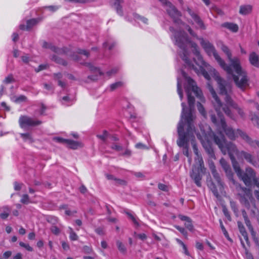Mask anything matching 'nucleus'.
<instances>
[{
    "mask_svg": "<svg viewBox=\"0 0 259 259\" xmlns=\"http://www.w3.org/2000/svg\"><path fill=\"white\" fill-rule=\"evenodd\" d=\"M170 30L174 33V38L175 44L182 51L180 55L185 61L186 65L190 69H193L198 74H201L207 80L210 79V76L203 67L209 69V74L217 81L220 89V94L224 96L226 103L236 110L238 114L242 119L246 118V114L243 109L237 104L234 102L230 97L231 92V86L222 79L215 69L210 66L203 59L200 54L197 44L189 40L186 34L182 30L175 31L174 28L170 27Z\"/></svg>",
    "mask_w": 259,
    "mask_h": 259,
    "instance_id": "obj_1",
    "label": "nucleus"
},
{
    "mask_svg": "<svg viewBox=\"0 0 259 259\" xmlns=\"http://www.w3.org/2000/svg\"><path fill=\"white\" fill-rule=\"evenodd\" d=\"M207 87L214 100L213 104L214 108L220 118V122L218 123L215 116L212 114L210 116L211 121L217 126L218 131L220 133L218 136L220 137V135H222L221 133L222 131L225 133L227 137L231 140H235L238 136H240L250 146L252 147H257L259 148V141L252 140L246 133L240 129L235 130L232 127L227 125L225 120L222 115L221 109H222L228 116L234 120H236L235 116L227 106L223 105L210 83L207 84ZM223 135H224L223 134Z\"/></svg>",
    "mask_w": 259,
    "mask_h": 259,
    "instance_id": "obj_2",
    "label": "nucleus"
},
{
    "mask_svg": "<svg viewBox=\"0 0 259 259\" xmlns=\"http://www.w3.org/2000/svg\"><path fill=\"white\" fill-rule=\"evenodd\" d=\"M182 112L181 119L178 125V133L179 139L177 140V144L180 147H183L184 150L183 153L187 157H189V138L194 137V133H195L193 121L195 116L190 111L186 114L185 112L186 105L182 103Z\"/></svg>",
    "mask_w": 259,
    "mask_h": 259,
    "instance_id": "obj_3",
    "label": "nucleus"
},
{
    "mask_svg": "<svg viewBox=\"0 0 259 259\" xmlns=\"http://www.w3.org/2000/svg\"><path fill=\"white\" fill-rule=\"evenodd\" d=\"M221 50L227 55L230 65L226 64L231 69L230 72H227L231 75L236 85L244 90L248 85V78L246 72L242 68L240 59L238 57L232 58V54L229 49L223 44Z\"/></svg>",
    "mask_w": 259,
    "mask_h": 259,
    "instance_id": "obj_4",
    "label": "nucleus"
},
{
    "mask_svg": "<svg viewBox=\"0 0 259 259\" xmlns=\"http://www.w3.org/2000/svg\"><path fill=\"white\" fill-rule=\"evenodd\" d=\"M220 163L225 170L228 179L232 181L234 185H235L237 187H239L244 192V194L241 196V203L247 209H249L251 206L255 207V201L252 196L251 191L245 187H242L240 184L236 183L233 178V174L230 166L225 159L221 158L220 160Z\"/></svg>",
    "mask_w": 259,
    "mask_h": 259,
    "instance_id": "obj_5",
    "label": "nucleus"
},
{
    "mask_svg": "<svg viewBox=\"0 0 259 259\" xmlns=\"http://www.w3.org/2000/svg\"><path fill=\"white\" fill-rule=\"evenodd\" d=\"M214 142L224 155L227 154L229 155L232 166L238 164L235 156L237 157L240 151L239 150L236 144L231 142H227L225 136L223 135H220V137L214 136Z\"/></svg>",
    "mask_w": 259,
    "mask_h": 259,
    "instance_id": "obj_6",
    "label": "nucleus"
},
{
    "mask_svg": "<svg viewBox=\"0 0 259 259\" xmlns=\"http://www.w3.org/2000/svg\"><path fill=\"white\" fill-rule=\"evenodd\" d=\"M186 26L188 28V31L189 33L193 36L197 37V38L200 40V44L201 47L204 50L207 54L210 56L213 55L220 66L226 72H230V68L229 67L226 66L225 62L219 56L213 45L207 40H205L203 38L198 37L195 33H194L193 30L188 25H187Z\"/></svg>",
    "mask_w": 259,
    "mask_h": 259,
    "instance_id": "obj_7",
    "label": "nucleus"
},
{
    "mask_svg": "<svg viewBox=\"0 0 259 259\" xmlns=\"http://www.w3.org/2000/svg\"><path fill=\"white\" fill-rule=\"evenodd\" d=\"M201 133H196L198 139L201 142L206 152L212 158L215 157L213 151L210 146L209 142L211 139L214 140V136H217L211 130L210 126L207 124H201L200 126Z\"/></svg>",
    "mask_w": 259,
    "mask_h": 259,
    "instance_id": "obj_8",
    "label": "nucleus"
},
{
    "mask_svg": "<svg viewBox=\"0 0 259 259\" xmlns=\"http://www.w3.org/2000/svg\"><path fill=\"white\" fill-rule=\"evenodd\" d=\"M182 75L186 78L187 84L185 87V91L187 94L188 101L190 110L194 108L195 99L191 96V92H193L196 97L199 98L201 102H204L205 100L202 96L201 91L197 87L196 82L189 77H187L186 73L182 71Z\"/></svg>",
    "mask_w": 259,
    "mask_h": 259,
    "instance_id": "obj_9",
    "label": "nucleus"
},
{
    "mask_svg": "<svg viewBox=\"0 0 259 259\" xmlns=\"http://www.w3.org/2000/svg\"><path fill=\"white\" fill-rule=\"evenodd\" d=\"M234 171L238 178L241 180L246 186L251 185L252 180L255 175L254 170L250 167H246L245 171H243L240 167L239 163L233 166Z\"/></svg>",
    "mask_w": 259,
    "mask_h": 259,
    "instance_id": "obj_10",
    "label": "nucleus"
},
{
    "mask_svg": "<svg viewBox=\"0 0 259 259\" xmlns=\"http://www.w3.org/2000/svg\"><path fill=\"white\" fill-rule=\"evenodd\" d=\"M162 4L165 5L166 10L170 16L173 19L175 23L178 25L182 24L184 25L181 20L179 19L181 16L180 13L176 9L175 7L173 6L170 2H167L166 0H159Z\"/></svg>",
    "mask_w": 259,
    "mask_h": 259,
    "instance_id": "obj_11",
    "label": "nucleus"
},
{
    "mask_svg": "<svg viewBox=\"0 0 259 259\" xmlns=\"http://www.w3.org/2000/svg\"><path fill=\"white\" fill-rule=\"evenodd\" d=\"M162 4L165 5L166 10L170 16L173 19L175 23L178 25L182 24L184 25L181 20L179 19L181 16L180 13L176 9L175 7L173 6L170 2H167L166 0H159Z\"/></svg>",
    "mask_w": 259,
    "mask_h": 259,
    "instance_id": "obj_12",
    "label": "nucleus"
},
{
    "mask_svg": "<svg viewBox=\"0 0 259 259\" xmlns=\"http://www.w3.org/2000/svg\"><path fill=\"white\" fill-rule=\"evenodd\" d=\"M19 123L21 128H25L28 126L39 125L41 123V121L27 116H21L19 119Z\"/></svg>",
    "mask_w": 259,
    "mask_h": 259,
    "instance_id": "obj_13",
    "label": "nucleus"
},
{
    "mask_svg": "<svg viewBox=\"0 0 259 259\" xmlns=\"http://www.w3.org/2000/svg\"><path fill=\"white\" fill-rule=\"evenodd\" d=\"M187 11L191 16L194 21L197 24L198 27L201 29L205 30L206 29L205 25L200 17L189 8H187Z\"/></svg>",
    "mask_w": 259,
    "mask_h": 259,
    "instance_id": "obj_14",
    "label": "nucleus"
},
{
    "mask_svg": "<svg viewBox=\"0 0 259 259\" xmlns=\"http://www.w3.org/2000/svg\"><path fill=\"white\" fill-rule=\"evenodd\" d=\"M237 158L238 159H244L247 162L255 166V161L253 160V156L250 153L244 150H241L240 151Z\"/></svg>",
    "mask_w": 259,
    "mask_h": 259,
    "instance_id": "obj_15",
    "label": "nucleus"
},
{
    "mask_svg": "<svg viewBox=\"0 0 259 259\" xmlns=\"http://www.w3.org/2000/svg\"><path fill=\"white\" fill-rule=\"evenodd\" d=\"M86 64L90 68L92 71L95 73H96L95 75H89L88 78L92 81L97 80L99 79V76L103 74L102 72L99 69L94 67L91 63H87Z\"/></svg>",
    "mask_w": 259,
    "mask_h": 259,
    "instance_id": "obj_16",
    "label": "nucleus"
},
{
    "mask_svg": "<svg viewBox=\"0 0 259 259\" xmlns=\"http://www.w3.org/2000/svg\"><path fill=\"white\" fill-rule=\"evenodd\" d=\"M42 47L45 48H49L51 49L53 52L56 53L57 54L60 55L67 53L66 48H59L52 45V44H48L47 42H44L43 43Z\"/></svg>",
    "mask_w": 259,
    "mask_h": 259,
    "instance_id": "obj_17",
    "label": "nucleus"
},
{
    "mask_svg": "<svg viewBox=\"0 0 259 259\" xmlns=\"http://www.w3.org/2000/svg\"><path fill=\"white\" fill-rule=\"evenodd\" d=\"M199 169V168H198L197 169H196V168H193L192 169V172L190 174V176L191 178L194 180L196 185L198 187H200L201 177L200 176Z\"/></svg>",
    "mask_w": 259,
    "mask_h": 259,
    "instance_id": "obj_18",
    "label": "nucleus"
},
{
    "mask_svg": "<svg viewBox=\"0 0 259 259\" xmlns=\"http://www.w3.org/2000/svg\"><path fill=\"white\" fill-rule=\"evenodd\" d=\"M249 63L254 67H259V56L255 52H251L249 55Z\"/></svg>",
    "mask_w": 259,
    "mask_h": 259,
    "instance_id": "obj_19",
    "label": "nucleus"
},
{
    "mask_svg": "<svg viewBox=\"0 0 259 259\" xmlns=\"http://www.w3.org/2000/svg\"><path fill=\"white\" fill-rule=\"evenodd\" d=\"M252 6L250 5H241L239 8V13L242 15H246L251 13Z\"/></svg>",
    "mask_w": 259,
    "mask_h": 259,
    "instance_id": "obj_20",
    "label": "nucleus"
},
{
    "mask_svg": "<svg viewBox=\"0 0 259 259\" xmlns=\"http://www.w3.org/2000/svg\"><path fill=\"white\" fill-rule=\"evenodd\" d=\"M66 144L69 148L72 149H77L82 147V144L81 142L69 139H67L66 141Z\"/></svg>",
    "mask_w": 259,
    "mask_h": 259,
    "instance_id": "obj_21",
    "label": "nucleus"
},
{
    "mask_svg": "<svg viewBox=\"0 0 259 259\" xmlns=\"http://www.w3.org/2000/svg\"><path fill=\"white\" fill-rule=\"evenodd\" d=\"M221 26L230 30L233 32H237L238 31V26L233 23L225 22L223 23Z\"/></svg>",
    "mask_w": 259,
    "mask_h": 259,
    "instance_id": "obj_22",
    "label": "nucleus"
},
{
    "mask_svg": "<svg viewBox=\"0 0 259 259\" xmlns=\"http://www.w3.org/2000/svg\"><path fill=\"white\" fill-rule=\"evenodd\" d=\"M237 224H238V227L240 233L241 234L242 236L244 237V239L246 241H248V236H247V233L245 230V229L243 225L240 222H238Z\"/></svg>",
    "mask_w": 259,
    "mask_h": 259,
    "instance_id": "obj_23",
    "label": "nucleus"
},
{
    "mask_svg": "<svg viewBox=\"0 0 259 259\" xmlns=\"http://www.w3.org/2000/svg\"><path fill=\"white\" fill-rule=\"evenodd\" d=\"M116 244L118 250L122 254H125L127 251L126 248L124 244L119 240H117Z\"/></svg>",
    "mask_w": 259,
    "mask_h": 259,
    "instance_id": "obj_24",
    "label": "nucleus"
},
{
    "mask_svg": "<svg viewBox=\"0 0 259 259\" xmlns=\"http://www.w3.org/2000/svg\"><path fill=\"white\" fill-rule=\"evenodd\" d=\"M211 173L214 179L217 182L218 186L220 187V189H221L223 188V184L221 182L219 174L217 172V170L211 171Z\"/></svg>",
    "mask_w": 259,
    "mask_h": 259,
    "instance_id": "obj_25",
    "label": "nucleus"
},
{
    "mask_svg": "<svg viewBox=\"0 0 259 259\" xmlns=\"http://www.w3.org/2000/svg\"><path fill=\"white\" fill-rule=\"evenodd\" d=\"M21 137L23 139L24 142H27L30 143L33 142V140L32 136L29 133L20 134Z\"/></svg>",
    "mask_w": 259,
    "mask_h": 259,
    "instance_id": "obj_26",
    "label": "nucleus"
},
{
    "mask_svg": "<svg viewBox=\"0 0 259 259\" xmlns=\"http://www.w3.org/2000/svg\"><path fill=\"white\" fill-rule=\"evenodd\" d=\"M114 6L116 10L117 13L121 15L122 14V12L121 11V8L120 7V4L123 3L122 0H114Z\"/></svg>",
    "mask_w": 259,
    "mask_h": 259,
    "instance_id": "obj_27",
    "label": "nucleus"
},
{
    "mask_svg": "<svg viewBox=\"0 0 259 259\" xmlns=\"http://www.w3.org/2000/svg\"><path fill=\"white\" fill-rule=\"evenodd\" d=\"M68 233L69 234V238L72 241L77 240L78 236L73 231V229L70 227H68Z\"/></svg>",
    "mask_w": 259,
    "mask_h": 259,
    "instance_id": "obj_28",
    "label": "nucleus"
},
{
    "mask_svg": "<svg viewBox=\"0 0 259 259\" xmlns=\"http://www.w3.org/2000/svg\"><path fill=\"white\" fill-rule=\"evenodd\" d=\"M51 59L56 62V63L62 64L64 66L67 65V62L65 60L62 59L61 58H59V57L57 56L56 55H53Z\"/></svg>",
    "mask_w": 259,
    "mask_h": 259,
    "instance_id": "obj_29",
    "label": "nucleus"
},
{
    "mask_svg": "<svg viewBox=\"0 0 259 259\" xmlns=\"http://www.w3.org/2000/svg\"><path fill=\"white\" fill-rule=\"evenodd\" d=\"M196 157L195 158V162L196 164H198L199 166V168L202 170V167H203V159L201 155L198 154V155H196Z\"/></svg>",
    "mask_w": 259,
    "mask_h": 259,
    "instance_id": "obj_30",
    "label": "nucleus"
},
{
    "mask_svg": "<svg viewBox=\"0 0 259 259\" xmlns=\"http://www.w3.org/2000/svg\"><path fill=\"white\" fill-rule=\"evenodd\" d=\"M37 23V21L35 19L29 20L26 23V30H29L33 26Z\"/></svg>",
    "mask_w": 259,
    "mask_h": 259,
    "instance_id": "obj_31",
    "label": "nucleus"
},
{
    "mask_svg": "<svg viewBox=\"0 0 259 259\" xmlns=\"http://www.w3.org/2000/svg\"><path fill=\"white\" fill-rule=\"evenodd\" d=\"M123 84V83L122 81H118L112 83L110 85V91H113L117 89L122 87Z\"/></svg>",
    "mask_w": 259,
    "mask_h": 259,
    "instance_id": "obj_32",
    "label": "nucleus"
},
{
    "mask_svg": "<svg viewBox=\"0 0 259 259\" xmlns=\"http://www.w3.org/2000/svg\"><path fill=\"white\" fill-rule=\"evenodd\" d=\"M208 186L210 190H211L212 192L213 193V195L217 198H219L220 196L218 190L216 187L215 186L214 184L212 182H211L209 184H208Z\"/></svg>",
    "mask_w": 259,
    "mask_h": 259,
    "instance_id": "obj_33",
    "label": "nucleus"
},
{
    "mask_svg": "<svg viewBox=\"0 0 259 259\" xmlns=\"http://www.w3.org/2000/svg\"><path fill=\"white\" fill-rule=\"evenodd\" d=\"M219 223H220L221 228L222 229V231L224 236L227 238L228 240L231 241V239L229 237V234H228V232L227 231L226 228H225V227L223 224L222 221L221 220H220Z\"/></svg>",
    "mask_w": 259,
    "mask_h": 259,
    "instance_id": "obj_34",
    "label": "nucleus"
},
{
    "mask_svg": "<svg viewBox=\"0 0 259 259\" xmlns=\"http://www.w3.org/2000/svg\"><path fill=\"white\" fill-rule=\"evenodd\" d=\"M176 240V241L177 242V243L183 247L184 253L187 255H190L189 252L188 251L187 246L184 244V243L179 239L177 238Z\"/></svg>",
    "mask_w": 259,
    "mask_h": 259,
    "instance_id": "obj_35",
    "label": "nucleus"
},
{
    "mask_svg": "<svg viewBox=\"0 0 259 259\" xmlns=\"http://www.w3.org/2000/svg\"><path fill=\"white\" fill-rule=\"evenodd\" d=\"M245 223L247 227H248V230L250 232L252 235H254L255 232L253 230V228L251 224L250 221H249L248 218H246L244 220Z\"/></svg>",
    "mask_w": 259,
    "mask_h": 259,
    "instance_id": "obj_36",
    "label": "nucleus"
},
{
    "mask_svg": "<svg viewBox=\"0 0 259 259\" xmlns=\"http://www.w3.org/2000/svg\"><path fill=\"white\" fill-rule=\"evenodd\" d=\"M177 91L180 99L182 100L183 99V92L181 88V82L179 78L177 79Z\"/></svg>",
    "mask_w": 259,
    "mask_h": 259,
    "instance_id": "obj_37",
    "label": "nucleus"
},
{
    "mask_svg": "<svg viewBox=\"0 0 259 259\" xmlns=\"http://www.w3.org/2000/svg\"><path fill=\"white\" fill-rule=\"evenodd\" d=\"M4 210H5V211L3 213H1L0 214V217L2 219H7L9 215V212L10 211L9 208L7 206H6L4 207Z\"/></svg>",
    "mask_w": 259,
    "mask_h": 259,
    "instance_id": "obj_38",
    "label": "nucleus"
},
{
    "mask_svg": "<svg viewBox=\"0 0 259 259\" xmlns=\"http://www.w3.org/2000/svg\"><path fill=\"white\" fill-rule=\"evenodd\" d=\"M197 109H198L199 112H200V113L203 117H204L205 118L206 116V111L205 110L204 108L202 106V105L201 104H200V103H198V104H197Z\"/></svg>",
    "mask_w": 259,
    "mask_h": 259,
    "instance_id": "obj_39",
    "label": "nucleus"
},
{
    "mask_svg": "<svg viewBox=\"0 0 259 259\" xmlns=\"http://www.w3.org/2000/svg\"><path fill=\"white\" fill-rule=\"evenodd\" d=\"M194 137H190V138H189V140L190 139L191 140V143H192V147H193V150H194V152L195 153V154L196 155H198V154H199L198 153V150L197 149V146L196 145V143L195 142V141H194Z\"/></svg>",
    "mask_w": 259,
    "mask_h": 259,
    "instance_id": "obj_40",
    "label": "nucleus"
},
{
    "mask_svg": "<svg viewBox=\"0 0 259 259\" xmlns=\"http://www.w3.org/2000/svg\"><path fill=\"white\" fill-rule=\"evenodd\" d=\"M251 120L255 126L259 127V117L257 115L255 114L252 115L251 118Z\"/></svg>",
    "mask_w": 259,
    "mask_h": 259,
    "instance_id": "obj_41",
    "label": "nucleus"
},
{
    "mask_svg": "<svg viewBox=\"0 0 259 259\" xmlns=\"http://www.w3.org/2000/svg\"><path fill=\"white\" fill-rule=\"evenodd\" d=\"M185 226L186 228L188 229L189 230L191 231H193V226L191 219L185 222Z\"/></svg>",
    "mask_w": 259,
    "mask_h": 259,
    "instance_id": "obj_42",
    "label": "nucleus"
},
{
    "mask_svg": "<svg viewBox=\"0 0 259 259\" xmlns=\"http://www.w3.org/2000/svg\"><path fill=\"white\" fill-rule=\"evenodd\" d=\"M27 98L24 95H20L16 98L15 102L16 103H21L27 101Z\"/></svg>",
    "mask_w": 259,
    "mask_h": 259,
    "instance_id": "obj_43",
    "label": "nucleus"
},
{
    "mask_svg": "<svg viewBox=\"0 0 259 259\" xmlns=\"http://www.w3.org/2000/svg\"><path fill=\"white\" fill-rule=\"evenodd\" d=\"M111 148L113 150H114L118 152L121 151L123 150L122 146L116 143L112 144V146H111Z\"/></svg>",
    "mask_w": 259,
    "mask_h": 259,
    "instance_id": "obj_44",
    "label": "nucleus"
},
{
    "mask_svg": "<svg viewBox=\"0 0 259 259\" xmlns=\"http://www.w3.org/2000/svg\"><path fill=\"white\" fill-rule=\"evenodd\" d=\"M20 202L23 204H28L29 202V197L27 194H24L22 196Z\"/></svg>",
    "mask_w": 259,
    "mask_h": 259,
    "instance_id": "obj_45",
    "label": "nucleus"
},
{
    "mask_svg": "<svg viewBox=\"0 0 259 259\" xmlns=\"http://www.w3.org/2000/svg\"><path fill=\"white\" fill-rule=\"evenodd\" d=\"M134 18L136 20L142 21L144 23H147L148 22V19L147 18L142 17L137 14L134 15Z\"/></svg>",
    "mask_w": 259,
    "mask_h": 259,
    "instance_id": "obj_46",
    "label": "nucleus"
},
{
    "mask_svg": "<svg viewBox=\"0 0 259 259\" xmlns=\"http://www.w3.org/2000/svg\"><path fill=\"white\" fill-rule=\"evenodd\" d=\"M51 231L55 235H58L60 233V230L56 226H52L50 228Z\"/></svg>",
    "mask_w": 259,
    "mask_h": 259,
    "instance_id": "obj_47",
    "label": "nucleus"
},
{
    "mask_svg": "<svg viewBox=\"0 0 259 259\" xmlns=\"http://www.w3.org/2000/svg\"><path fill=\"white\" fill-rule=\"evenodd\" d=\"M19 245L21 247L25 248L27 250L29 251H33V248L30 246L28 244L24 243L23 242H20Z\"/></svg>",
    "mask_w": 259,
    "mask_h": 259,
    "instance_id": "obj_48",
    "label": "nucleus"
},
{
    "mask_svg": "<svg viewBox=\"0 0 259 259\" xmlns=\"http://www.w3.org/2000/svg\"><path fill=\"white\" fill-rule=\"evenodd\" d=\"M67 139H63L60 137H55L53 138V141L60 143L66 144Z\"/></svg>",
    "mask_w": 259,
    "mask_h": 259,
    "instance_id": "obj_49",
    "label": "nucleus"
},
{
    "mask_svg": "<svg viewBox=\"0 0 259 259\" xmlns=\"http://www.w3.org/2000/svg\"><path fill=\"white\" fill-rule=\"evenodd\" d=\"M118 70V68H117V67L114 68L112 69L111 70L107 71L106 72V75H108V76H111L112 75L116 73L117 72Z\"/></svg>",
    "mask_w": 259,
    "mask_h": 259,
    "instance_id": "obj_50",
    "label": "nucleus"
},
{
    "mask_svg": "<svg viewBox=\"0 0 259 259\" xmlns=\"http://www.w3.org/2000/svg\"><path fill=\"white\" fill-rule=\"evenodd\" d=\"M175 227L179 230L183 235L185 237L187 236V232L184 228L181 227L179 226H175Z\"/></svg>",
    "mask_w": 259,
    "mask_h": 259,
    "instance_id": "obj_51",
    "label": "nucleus"
},
{
    "mask_svg": "<svg viewBox=\"0 0 259 259\" xmlns=\"http://www.w3.org/2000/svg\"><path fill=\"white\" fill-rule=\"evenodd\" d=\"M13 81L14 78L13 75L12 74H10L5 78V80H4V82L6 83H10L13 82Z\"/></svg>",
    "mask_w": 259,
    "mask_h": 259,
    "instance_id": "obj_52",
    "label": "nucleus"
},
{
    "mask_svg": "<svg viewBox=\"0 0 259 259\" xmlns=\"http://www.w3.org/2000/svg\"><path fill=\"white\" fill-rule=\"evenodd\" d=\"M223 213L224 214V215H225V217L226 218H227V219L229 220H231V216L229 214V212L227 209V208L225 207V206H223Z\"/></svg>",
    "mask_w": 259,
    "mask_h": 259,
    "instance_id": "obj_53",
    "label": "nucleus"
},
{
    "mask_svg": "<svg viewBox=\"0 0 259 259\" xmlns=\"http://www.w3.org/2000/svg\"><path fill=\"white\" fill-rule=\"evenodd\" d=\"M108 136V133L106 131H104L103 134L97 135V137H98L99 139L105 141L106 139L107 138Z\"/></svg>",
    "mask_w": 259,
    "mask_h": 259,
    "instance_id": "obj_54",
    "label": "nucleus"
},
{
    "mask_svg": "<svg viewBox=\"0 0 259 259\" xmlns=\"http://www.w3.org/2000/svg\"><path fill=\"white\" fill-rule=\"evenodd\" d=\"M126 214L128 215L129 218L132 220L133 222L135 225L139 226V223L137 222L136 218L131 213L127 212Z\"/></svg>",
    "mask_w": 259,
    "mask_h": 259,
    "instance_id": "obj_55",
    "label": "nucleus"
},
{
    "mask_svg": "<svg viewBox=\"0 0 259 259\" xmlns=\"http://www.w3.org/2000/svg\"><path fill=\"white\" fill-rule=\"evenodd\" d=\"M158 187L160 190H161L162 191H168L167 187L164 184L159 183L158 185Z\"/></svg>",
    "mask_w": 259,
    "mask_h": 259,
    "instance_id": "obj_56",
    "label": "nucleus"
},
{
    "mask_svg": "<svg viewBox=\"0 0 259 259\" xmlns=\"http://www.w3.org/2000/svg\"><path fill=\"white\" fill-rule=\"evenodd\" d=\"M77 53L79 54H82L88 58L89 56V52L84 50L78 49L77 51Z\"/></svg>",
    "mask_w": 259,
    "mask_h": 259,
    "instance_id": "obj_57",
    "label": "nucleus"
},
{
    "mask_svg": "<svg viewBox=\"0 0 259 259\" xmlns=\"http://www.w3.org/2000/svg\"><path fill=\"white\" fill-rule=\"evenodd\" d=\"M23 185V184L22 183H18V182H15L14 183V189L16 191L20 190L21 189Z\"/></svg>",
    "mask_w": 259,
    "mask_h": 259,
    "instance_id": "obj_58",
    "label": "nucleus"
},
{
    "mask_svg": "<svg viewBox=\"0 0 259 259\" xmlns=\"http://www.w3.org/2000/svg\"><path fill=\"white\" fill-rule=\"evenodd\" d=\"M135 146L138 149H147V146L145 145H144L141 143H137Z\"/></svg>",
    "mask_w": 259,
    "mask_h": 259,
    "instance_id": "obj_59",
    "label": "nucleus"
},
{
    "mask_svg": "<svg viewBox=\"0 0 259 259\" xmlns=\"http://www.w3.org/2000/svg\"><path fill=\"white\" fill-rule=\"evenodd\" d=\"M83 251L84 253H90L92 251V248L88 246H84L83 247Z\"/></svg>",
    "mask_w": 259,
    "mask_h": 259,
    "instance_id": "obj_60",
    "label": "nucleus"
},
{
    "mask_svg": "<svg viewBox=\"0 0 259 259\" xmlns=\"http://www.w3.org/2000/svg\"><path fill=\"white\" fill-rule=\"evenodd\" d=\"M252 182L258 188H259V179L256 177V175L252 180Z\"/></svg>",
    "mask_w": 259,
    "mask_h": 259,
    "instance_id": "obj_61",
    "label": "nucleus"
},
{
    "mask_svg": "<svg viewBox=\"0 0 259 259\" xmlns=\"http://www.w3.org/2000/svg\"><path fill=\"white\" fill-rule=\"evenodd\" d=\"M62 100L64 101L62 103L63 104H66L68 105L67 103H70L71 100L69 99V98L68 96H65L62 98Z\"/></svg>",
    "mask_w": 259,
    "mask_h": 259,
    "instance_id": "obj_62",
    "label": "nucleus"
},
{
    "mask_svg": "<svg viewBox=\"0 0 259 259\" xmlns=\"http://www.w3.org/2000/svg\"><path fill=\"white\" fill-rule=\"evenodd\" d=\"M46 8L48 9L50 11L52 12H55L58 9L59 7L57 6H50L46 7Z\"/></svg>",
    "mask_w": 259,
    "mask_h": 259,
    "instance_id": "obj_63",
    "label": "nucleus"
},
{
    "mask_svg": "<svg viewBox=\"0 0 259 259\" xmlns=\"http://www.w3.org/2000/svg\"><path fill=\"white\" fill-rule=\"evenodd\" d=\"M132 152L129 149H125V151L121 154L122 155L130 157L131 155Z\"/></svg>",
    "mask_w": 259,
    "mask_h": 259,
    "instance_id": "obj_64",
    "label": "nucleus"
}]
</instances>
